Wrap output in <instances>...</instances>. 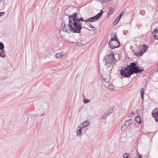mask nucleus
Returning <instances> with one entry per match:
<instances>
[{
    "instance_id": "f257e3e1",
    "label": "nucleus",
    "mask_w": 158,
    "mask_h": 158,
    "mask_svg": "<svg viewBox=\"0 0 158 158\" xmlns=\"http://www.w3.org/2000/svg\"><path fill=\"white\" fill-rule=\"evenodd\" d=\"M78 12L75 13L73 15L69 16L65 15L63 19V24H64L62 28L63 31L65 32H68L67 29L69 31L75 33H80L81 30L82 28V21L84 22L87 25L91 28H95L94 26L92 25L89 22L85 21L83 18L77 19V16Z\"/></svg>"
},
{
    "instance_id": "f03ea898",
    "label": "nucleus",
    "mask_w": 158,
    "mask_h": 158,
    "mask_svg": "<svg viewBox=\"0 0 158 158\" xmlns=\"http://www.w3.org/2000/svg\"><path fill=\"white\" fill-rule=\"evenodd\" d=\"M117 40L116 33H114L111 35V38L109 42V46L111 49L118 48L120 46L119 42Z\"/></svg>"
},
{
    "instance_id": "7ed1b4c3",
    "label": "nucleus",
    "mask_w": 158,
    "mask_h": 158,
    "mask_svg": "<svg viewBox=\"0 0 158 158\" xmlns=\"http://www.w3.org/2000/svg\"><path fill=\"white\" fill-rule=\"evenodd\" d=\"M144 70H120V74L124 77H129L133 73H137L143 72Z\"/></svg>"
},
{
    "instance_id": "20e7f679",
    "label": "nucleus",
    "mask_w": 158,
    "mask_h": 158,
    "mask_svg": "<svg viewBox=\"0 0 158 158\" xmlns=\"http://www.w3.org/2000/svg\"><path fill=\"white\" fill-rule=\"evenodd\" d=\"M114 60L115 58L114 54L112 52L109 53L108 55L106 56L104 59L105 62V65L107 66L106 68H109Z\"/></svg>"
},
{
    "instance_id": "39448f33",
    "label": "nucleus",
    "mask_w": 158,
    "mask_h": 158,
    "mask_svg": "<svg viewBox=\"0 0 158 158\" xmlns=\"http://www.w3.org/2000/svg\"><path fill=\"white\" fill-rule=\"evenodd\" d=\"M100 72L104 81L109 78L110 73L108 70H100Z\"/></svg>"
},
{
    "instance_id": "423d86ee",
    "label": "nucleus",
    "mask_w": 158,
    "mask_h": 158,
    "mask_svg": "<svg viewBox=\"0 0 158 158\" xmlns=\"http://www.w3.org/2000/svg\"><path fill=\"white\" fill-rule=\"evenodd\" d=\"M147 46L145 45L140 46L139 48V49L140 50V51L139 52H135V55L138 56H142L143 53L147 50Z\"/></svg>"
},
{
    "instance_id": "0eeeda50",
    "label": "nucleus",
    "mask_w": 158,
    "mask_h": 158,
    "mask_svg": "<svg viewBox=\"0 0 158 158\" xmlns=\"http://www.w3.org/2000/svg\"><path fill=\"white\" fill-rule=\"evenodd\" d=\"M124 69H142L138 66L136 65L135 62L131 63L129 65H127L126 67H124Z\"/></svg>"
},
{
    "instance_id": "6e6552de",
    "label": "nucleus",
    "mask_w": 158,
    "mask_h": 158,
    "mask_svg": "<svg viewBox=\"0 0 158 158\" xmlns=\"http://www.w3.org/2000/svg\"><path fill=\"white\" fill-rule=\"evenodd\" d=\"M152 115L155 118L156 122L158 123V108H156L152 110Z\"/></svg>"
},
{
    "instance_id": "1a4fd4ad",
    "label": "nucleus",
    "mask_w": 158,
    "mask_h": 158,
    "mask_svg": "<svg viewBox=\"0 0 158 158\" xmlns=\"http://www.w3.org/2000/svg\"><path fill=\"white\" fill-rule=\"evenodd\" d=\"M125 10L123 11L119 15V16H118V17L116 19L115 21L113 22V24L114 25H116L117 22L120 19V18H121L122 16L123 15V14L125 13Z\"/></svg>"
},
{
    "instance_id": "9d476101",
    "label": "nucleus",
    "mask_w": 158,
    "mask_h": 158,
    "mask_svg": "<svg viewBox=\"0 0 158 158\" xmlns=\"http://www.w3.org/2000/svg\"><path fill=\"white\" fill-rule=\"evenodd\" d=\"M83 128L82 127L80 126V125L77 127L76 133L77 135L79 136L81 135L82 133L81 130Z\"/></svg>"
},
{
    "instance_id": "9b49d317",
    "label": "nucleus",
    "mask_w": 158,
    "mask_h": 158,
    "mask_svg": "<svg viewBox=\"0 0 158 158\" xmlns=\"http://www.w3.org/2000/svg\"><path fill=\"white\" fill-rule=\"evenodd\" d=\"M152 35L155 37L156 39L158 40V27H156L154 29Z\"/></svg>"
},
{
    "instance_id": "f8f14e48",
    "label": "nucleus",
    "mask_w": 158,
    "mask_h": 158,
    "mask_svg": "<svg viewBox=\"0 0 158 158\" xmlns=\"http://www.w3.org/2000/svg\"><path fill=\"white\" fill-rule=\"evenodd\" d=\"M103 13V10H101L100 13H98L96 15H95L93 17L94 19H95V21L98 20L102 15Z\"/></svg>"
},
{
    "instance_id": "ddd939ff",
    "label": "nucleus",
    "mask_w": 158,
    "mask_h": 158,
    "mask_svg": "<svg viewBox=\"0 0 158 158\" xmlns=\"http://www.w3.org/2000/svg\"><path fill=\"white\" fill-rule=\"evenodd\" d=\"M89 125V121H85L83 123L81 124L80 125V127H81L83 128L88 127Z\"/></svg>"
},
{
    "instance_id": "4468645a",
    "label": "nucleus",
    "mask_w": 158,
    "mask_h": 158,
    "mask_svg": "<svg viewBox=\"0 0 158 158\" xmlns=\"http://www.w3.org/2000/svg\"><path fill=\"white\" fill-rule=\"evenodd\" d=\"M132 120L131 119H130L127 121H126L125 122V124L127 127H128L130 126L132 123Z\"/></svg>"
},
{
    "instance_id": "2eb2a0df",
    "label": "nucleus",
    "mask_w": 158,
    "mask_h": 158,
    "mask_svg": "<svg viewBox=\"0 0 158 158\" xmlns=\"http://www.w3.org/2000/svg\"><path fill=\"white\" fill-rule=\"evenodd\" d=\"M63 54L62 52H60L57 53L56 55L55 56L56 57L57 59H59L61 57L63 56Z\"/></svg>"
},
{
    "instance_id": "dca6fc26",
    "label": "nucleus",
    "mask_w": 158,
    "mask_h": 158,
    "mask_svg": "<svg viewBox=\"0 0 158 158\" xmlns=\"http://www.w3.org/2000/svg\"><path fill=\"white\" fill-rule=\"evenodd\" d=\"M113 112V108L112 107H110L108 108L106 113L108 115L112 113Z\"/></svg>"
},
{
    "instance_id": "f3484780",
    "label": "nucleus",
    "mask_w": 158,
    "mask_h": 158,
    "mask_svg": "<svg viewBox=\"0 0 158 158\" xmlns=\"http://www.w3.org/2000/svg\"><path fill=\"white\" fill-rule=\"evenodd\" d=\"M144 93V89L143 88H142L140 90V94L141 97V98L142 99H143V95Z\"/></svg>"
},
{
    "instance_id": "a211bd4d",
    "label": "nucleus",
    "mask_w": 158,
    "mask_h": 158,
    "mask_svg": "<svg viewBox=\"0 0 158 158\" xmlns=\"http://www.w3.org/2000/svg\"><path fill=\"white\" fill-rule=\"evenodd\" d=\"M85 21H87L90 22H91L95 21V19H94V17H92L91 18H90L86 20H85Z\"/></svg>"
},
{
    "instance_id": "6ab92c4d",
    "label": "nucleus",
    "mask_w": 158,
    "mask_h": 158,
    "mask_svg": "<svg viewBox=\"0 0 158 158\" xmlns=\"http://www.w3.org/2000/svg\"><path fill=\"white\" fill-rule=\"evenodd\" d=\"M114 12V9L112 7H110L109 9V11L108 13V14L109 15H111V14Z\"/></svg>"
},
{
    "instance_id": "aec40b11",
    "label": "nucleus",
    "mask_w": 158,
    "mask_h": 158,
    "mask_svg": "<svg viewBox=\"0 0 158 158\" xmlns=\"http://www.w3.org/2000/svg\"><path fill=\"white\" fill-rule=\"evenodd\" d=\"M135 119L136 122L139 123H140V122H141V119L139 116L136 117H135Z\"/></svg>"
},
{
    "instance_id": "412c9836",
    "label": "nucleus",
    "mask_w": 158,
    "mask_h": 158,
    "mask_svg": "<svg viewBox=\"0 0 158 158\" xmlns=\"http://www.w3.org/2000/svg\"><path fill=\"white\" fill-rule=\"evenodd\" d=\"M128 127L124 124L121 127V130L123 131H125Z\"/></svg>"
},
{
    "instance_id": "4be33fe9",
    "label": "nucleus",
    "mask_w": 158,
    "mask_h": 158,
    "mask_svg": "<svg viewBox=\"0 0 158 158\" xmlns=\"http://www.w3.org/2000/svg\"><path fill=\"white\" fill-rule=\"evenodd\" d=\"M4 48V46L3 44L2 43H0V49L2 50Z\"/></svg>"
},
{
    "instance_id": "5701e85b",
    "label": "nucleus",
    "mask_w": 158,
    "mask_h": 158,
    "mask_svg": "<svg viewBox=\"0 0 158 158\" xmlns=\"http://www.w3.org/2000/svg\"><path fill=\"white\" fill-rule=\"evenodd\" d=\"M105 86H106V87H108L109 89H111L110 87H110L109 85V84L108 82L107 81H105Z\"/></svg>"
},
{
    "instance_id": "b1692460",
    "label": "nucleus",
    "mask_w": 158,
    "mask_h": 158,
    "mask_svg": "<svg viewBox=\"0 0 158 158\" xmlns=\"http://www.w3.org/2000/svg\"><path fill=\"white\" fill-rule=\"evenodd\" d=\"M108 115L106 113V114H104L102 116V118L103 119H105L106 118V117L107 116H108Z\"/></svg>"
},
{
    "instance_id": "393cba45",
    "label": "nucleus",
    "mask_w": 158,
    "mask_h": 158,
    "mask_svg": "<svg viewBox=\"0 0 158 158\" xmlns=\"http://www.w3.org/2000/svg\"><path fill=\"white\" fill-rule=\"evenodd\" d=\"M129 156V154L128 153H125L123 155V158H127Z\"/></svg>"
},
{
    "instance_id": "a878e982",
    "label": "nucleus",
    "mask_w": 158,
    "mask_h": 158,
    "mask_svg": "<svg viewBox=\"0 0 158 158\" xmlns=\"http://www.w3.org/2000/svg\"><path fill=\"white\" fill-rule=\"evenodd\" d=\"M4 50H2V53L1 54V57L2 58H4L6 56L5 54L3 53Z\"/></svg>"
},
{
    "instance_id": "bb28decb",
    "label": "nucleus",
    "mask_w": 158,
    "mask_h": 158,
    "mask_svg": "<svg viewBox=\"0 0 158 158\" xmlns=\"http://www.w3.org/2000/svg\"><path fill=\"white\" fill-rule=\"evenodd\" d=\"M90 100L87 99H85V100H83V102L85 103H88Z\"/></svg>"
},
{
    "instance_id": "cd10ccee",
    "label": "nucleus",
    "mask_w": 158,
    "mask_h": 158,
    "mask_svg": "<svg viewBox=\"0 0 158 158\" xmlns=\"http://www.w3.org/2000/svg\"><path fill=\"white\" fill-rule=\"evenodd\" d=\"M140 13L142 15H143L144 14V11L143 10L140 11Z\"/></svg>"
},
{
    "instance_id": "c85d7f7f",
    "label": "nucleus",
    "mask_w": 158,
    "mask_h": 158,
    "mask_svg": "<svg viewBox=\"0 0 158 158\" xmlns=\"http://www.w3.org/2000/svg\"><path fill=\"white\" fill-rule=\"evenodd\" d=\"M5 13L4 12H0V17L4 14Z\"/></svg>"
},
{
    "instance_id": "c756f323",
    "label": "nucleus",
    "mask_w": 158,
    "mask_h": 158,
    "mask_svg": "<svg viewBox=\"0 0 158 158\" xmlns=\"http://www.w3.org/2000/svg\"><path fill=\"white\" fill-rule=\"evenodd\" d=\"M112 44H113V45H115V44H115V43H114V41H113V43H112Z\"/></svg>"
},
{
    "instance_id": "7c9ffc66",
    "label": "nucleus",
    "mask_w": 158,
    "mask_h": 158,
    "mask_svg": "<svg viewBox=\"0 0 158 158\" xmlns=\"http://www.w3.org/2000/svg\"><path fill=\"white\" fill-rule=\"evenodd\" d=\"M139 158H141V156H139Z\"/></svg>"
},
{
    "instance_id": "2f4dec72",
    "label": "nucleus",
    "mask_w": 158,
    "mask_h": 158,
    "mask_svg": "<svg viewBox=\"0 0 158 158\" xmlns=\"http://www.w3.org/2000/svg\"><path fill=\"white\" fill-rule=\"evenodd\" d=\"M3 0H0V2H1Z\"/></svg>"
},
{
    "instance_id": "473e14b6",
    "label": "nucleus",
    "mask_w": 158,
    "mask_h": 158,
    "mask_svg": "<svg viewBox=\"0 0 158 158\" xmlns=\"http://www.w3.org/2000/svg\"><path fill=\"white\" fill-rule=\"evenodd\" d=\"M43 114H41V115L40 116H43Z\"/></svg>"
},
{
    "instance_id": "72a5a7b5",
    "label": "nucleus",
    "mask_w": 158,
    "mask_h": 158,
    "mask_svg": "<svg viewBox=\"0 0 158 158\" xmlns=\"http://www.w3.org/2000/svg\"><path fill=\"white\" fill-rule=\"evenodd\" d=\"M1 54L0 53V56H1Z\"/></svg>"
}]
</instances>
